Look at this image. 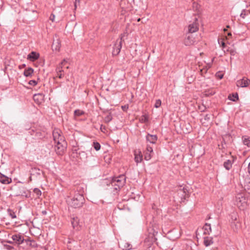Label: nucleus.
Segmentation results:
<instances>
[{
	"label": "nucleus",
	"mask_w": 250,
	"mask_h": 250,
	"mask_svg": "<svg viewBox=\"0 0 250 250\" xmlns=\"http://www.w3.org/2000/svg\"><path fill=\"white\" fill-rule=\"evenodd\" d=\"M125 176L124 175H120L118 177L113 178L110 181L109 184H107V185L111 186L113 188V191L117 192L125 185Z\"/></svg>",
	"instance_id": "1"
},
{
	"label": "nucleus",
	"mask_w": 250,
	"mask_h": 250,
	"mask_svg": "<svg viewBox=\"0 0 250 250\" xmlns=\"http://www.w3.org/2000/svg\"><path fill=\"white\" fill-rule=\"evenodd\" d=\"M85 202L83 194L77 193L75 194L73 198L71 199L70 203L71 206L74 208H79L81 207Z\"/></svg>",
	"instance_id": "2"
},
{
	"label": "nucleus",
	"mask_w": 250,
	"mask_h": 250,
	"mask_svg": "<svg viewBox=\"0 0 250 250\" xmlns=\"http://www.w3.org/2000/svg\"><path fill=\"white\" fill-rule=\"evenodd\" d=\"M14 194L16 196H23L29 198L30 196V192L26 188L22 186L16 185L14 188Z\"/></svg>",
	"instance_id": "3"
},
{
	"label": "nucleus",
	"mask_w": 250,
	"mask_h": 250,
	"mask_svg": "<svg viewBox=\"0 0 250 250\" xmlns=\"http://www.w3.org/2000/svg\"><path fill=\"white\" fill-rule=\"evenodd\" d=\"M250 84V79L246 77L236 81V85L240 87H247Z\"/></svg>",
	"instance_id": "4"
},
{
	"label": "nucleus",
	"mask_w": 250,
	"mask_h": 250,
	"mask_svg": "<svg viewBox=\"0 0 250 250\" xmlns=\"http://www.w3.org/2000/svg\"><path fill=\"white\" fill-rule=\"evenodd\" d=\"M12 239L13 241V243L17 245H20L22 244L25 239L20 233L15 234L12 236Z\"/></svg>",
	"instance_id": "5"
},
{
	"label": "nucleus",
	"mask_w": 250,
	"mask_h": 250,
	"mask_svg": "<svg viewBox=\"0 0 250 250\" xmlns=\"http://www.w3.org/2000/svg\"><path fill=\"white\" fill-rule=\"evenodd\" d=\"M61 131L59 130H55L53 132V137L54 140L56 143L58 142V140H60V142H62V143L65 144L63 137L61 135Z\"/></svg>",
	"instance_id": "6"
},
{
	"label": "nucleus",
	"mask_w": 250,
	"mask_h": 250,
	"mask_svg": "<svg viewBox=\"0 0 250 250\" xmlns=\"http://www.w3.org/2000/svg\"><path fill=\"white\" fill-rule=\"evenodd\" d=\"M197 19L195 18V20L192 23L189 24L188 26V33H193L197 31L199 29L198 24L197 22Z\"/></svg>",
	"instance_id": "7"
},
{
	"label": "nucleus",
	"mask_w": 250,
	"mask_h": 250,
	"mask_svg": "<svg viewBox=\"0 0 250 250\" xmlns=\"http://www.w3.org/2000/svg\"><path fill=\"white\" fill-rule=\"evenodd\" d=\"M62 142H60V140H58L57 145L55 146V150L56 153L59 155H62L65 149V146L62 144Z\"/></svg>",
	"instance_id": "8"
},
{
	"label": "nucleus",
	"mask_w": 250,
	"mask_h": 250,
	"mask_svg": "<svg viewBox=\"0 0 250 250\" xmlns=\"http://www.w3.org/2000/svg\"><path fill=\"white\" fill-rule=\"evenodd\" d=\"M190 34V33H188L186 34V38L184 41V43L186 46L192 45L195 42L194 38L193 36Z\"/></svg>",
	"instance_id": "9"
},
{
	"label": "nucleus",
	"mask_w": 250,
	"mask_h": 250,
	"mask_svg": "<svg viewBox=\"0 0 250 250\" xmlns=\"http://www.w3.org/2000/svg\"><path fill=\"white\" fill-rule=\"evenodd\" d=\"M236 203L238 206H245L246 204V198L241 193L238 194L236 196Z\"/></svg>",
	"instance_id": "10"
},
{
	"label": "nucleus",
	"mask_w": 250,
	"mask_h": 250,
	"mask_svg": "<svg viewBox=\"0 0 250 250\" xmlns=\"http://www.w3.org/2000/svg\"><path fill=\"white\" fill-rule=\"evenodd\" d=\"M122 37H121L120 41L118 43L117 42L113 47V49L112 50V55L113 56L118 55L120 52L121 49L122 48Z\"/></svg>",
	"instance_id": "11"
},
{
	"label": "nucleus",
	"mask_w": 250,
	"mask_h": 250,
	"mask_svg": "<svg viewBox=\"0 0 250 250\" xmlns=\"http://www.w3.org/2000/svg\"><path fill=\"white\" fill-rule=\"evenodd\" d=\"M40 57V54L35 52V51H32L31 53H30L28 55L27 59V60L31 61V62H34L36 60H38V58Z\"/></svg>",
	"instance_id": "12"
},
{
	"label": "nucleus",
	"mask_w": 250,
	"mask_h": 250,
	"mask_svg": "<svg viewBox=\"0 0 250 250\" xmlns=\"http://www.w3.org/2000/svg\"><path fill=\"white\" fill-rule=\"evenodd\" d=\"M61 47V41L59 39L57 38L53 40L52 48L53 50L59 51Z\"/></svg>",
	"instance_id": "13"
},
{
	"label": "nucleus",
	"mask_w": 250,
	"mask_h": 250,
	"mask_svg": "<svg viewBox=\"0 0 250 250\" xmlns=\"http://www.w3.org/2000/svg\"><path fill=\"white\" fill-rule=\"evenodd\" d=\"M158 139L156 135H151L148 133L146 136V140L147 141L149 142L151 144H155Z\"/></svg>",
	"instance_id": "14"
},
{
	"label": "nucleus",
	"mask_w": 250,
	"mask_h": 250,
	"mask_svg": "<svg viewBox=\"0 0 250 250\" xmlns=\"http://www.w3.org/2000/svg\"><path fill=\"white\" fill-rule=\"evenodd\" d=\"M11 178L6 176L5 175L0 173V182L3 184H8L11 183Z\"/></svg>",
	"instance_id": "15"
},
{
	"label": "nucleus",
	"mask_w": 250,
	"mask_h": 250,
	"mask_svg": "<svg viewBox=\"0 0 250 250\" xmlns=\"http://www.w3.org/2000/svg\"><path fill=\"white\" fill-rule=\"evenodd\" d=\"M71 222L73 229L76 230L79 229L80 227L79 226V219L77 217L72 218Z\"/></svg>",
	"instance_id": "16"
},
{
	"label": "nucleus",
	"mask_w": 250,
	"mask_h": 250,
	"mask_svg": "<svg viewBox=\"0 0 250 250\" xmlns=\"http://www.w3.org/2000/svg\"><path fill=\"white\" fill-rule=\"evenodd\" d=\"M42 173H43V171L40 170L39 168L34 167L31 169V176H35L37 177L40 176Z\"/></svg>",
	"instance_id": "17"
},
{
	"label": "nucleus",
	"mask_w": 250,
	"mask_h": 250,
	"mask_svg": "<svg viewBox=\"0 0 250 250\" xmlns=\"http://www.w3.org/2000/svg\"><path fill=\"white\" fill-rule=\"evenodd\" d=\"M204 234L208 235L211 232V228L210 224L206 223L203 227Z\"/></svg>",
	"instance_id": "18"
},
{
	"label": "nucleus",
	"mask_w": 250,
	"mask_h": 250,
	"mask_svg": "<svg viewBox=\"0 0 250 250\" xmlns=\"http://www.w3.org/2000/svg\"><path fill=\"white\" fill-rule=\"evenodd\" d=\"M204 239V244L206 247H208L213 243V238L211 237H205Z\"/></svg>",
	"instance_id": "19"
},
{
	"label": "nucleus",
	"mask_w": 250,
	"mask_h": 250,
	"mask_svg": "<svg viewBox=\"0 0 250 250\" xmlns=\"http://www.w3.org/2000/svg\"><path fill=\"white\" fill-rule=\"evenodd\" d=\"M34 72V69L31 67H28L27 69H25L23 72V75L26 77H31L32 76V75Z\"/></svg>",
	"instance_id": "20"
},
{
	"label": "nucleus",
	"mask_w": 250,
	"mask_h": 250,
	"mask_svg": "<svg viewBox=\"0 0 250 250\" xmlns=\"http://www.w3.org/2000/svg\"><path fill=\"white\" fill-rule=\"evenodd\" d=\"M25 242L27 245H29L32 248H36L38 247V244L34 240H30L29 239H25Z\"/></svg>",
	"instance_id": "21"
},
{
	"label": "nucleus",
	"mask_w": 250,
	"mask_h": 250,
	"mask_svg": "<svg viewBox=\"0 0 250 250\" xmlns=\"http://www.w3.org/2000/svg\"><path fill=\"white\" fill-rule=\"evenodd\" d=\"M245 190H248L249 193H250V178H246L244 183Z\"/></svg>",
	"instance_id": "22"
},
{
	"label": "nucleus",
	"mask_w": 250,
	"mask_h": 250,
	"mask_svg": "<svg viewBox=\"0 0 250 250\" xmlns=\"http://www.w3.org/2000/svg\"><path fill=\"white\" fill-rule=\"evenodd\" d=\"M233 162V161L228 160L224 163L223 166L227 170H229L231 168Z\"/></svg>",
	"instance_id": "23"
},
{
	"label": "nucleus",
	"mask_w": 250,
	"mask_h": 250,
	"mask_svg": "<svg viewBox=\"0 0 250 250\" xmlns=\"http://www.w3.org/2000/svg\"><path fill=\"white\" fill-rule=\"evenodd\" d=\"M228 98L231 101L236 102L238 100V94L237 93H234L230 94Z\"/></svg>",
	"instance_id": "24"
},
{
	"label": "nucleus",
	"mask_w": 250,
	"mask_h": 250,
	"mask_svg": "<svg viewBox=\"0 0 250 250\" xmlns=\"http://www.w3.org/2000/svg\"><path fill=\"white\" fill-rule=\"evenodd\" d=\"M135 161L136 163H139L142 162L143 160V155L141 154V151H139V154H137L135 153Z\"/></svg>",
	"instance_id": "25"
},
{
	"label": "nucleus",
	"mask_w": 250,
	"mask_h": 250,
	"mask_svg": "<svg viewBox=\"0 0 250 250\" xmlns=\"http://www.w3.org/2000/svg\"><path fill=\"white\" fill-rule=\"evenodd\" d=\"M66 62L65 60H63L61 63L59 64V66H58L56 68V71L57 73H62L63 72L62 70V66L65 64V63Z\"/></svg>",
	"instance_id": "26"
},
{
	"label": "nucleus",
	"mask_w": 250,
	"mask_h": 250,
	"mask_svg": "<svg viewBox=\"0 0 250 250\" xmlns=\"http://www.w3.org/2000/svg\"><path fill=\"white\" fill-rule=\"evenodd\" d=\"M140 121L142 123H146L148 122V116L147 114L142 115L140 119Z\"/></svg>",
	"instance_id": "27"
},
{
	"label": "nucleus",
	"mask_w": 250,
	"mask_h": 250,
	"mask_svg": "<svg viewBox=\"0 0 250 250\" xmlns=\"http://www.w3.org/2000/svg\"><path fill=\"white\" fill-rule=\"evenodd\" d=\"M178 191L179 192H182L183 193L182 196L183 197V198L185 199L186 198L187 194L188 193V190L187 188L184 187L182 188H180Z\"/></svg>",
	"instance_id": "28"
},
{
	"label": "nucleus",
	"mask_w": 250,
	"mask_h": 250,
	"mask_svg": "<svg viewBox=\"0 0 250 250\" xmlns=\"http://www.w3.org/2000/svg\"><path fill=\"white\" fill-rule=\"evenodd\" d=\"M152 153H149L148 152L145 151L144 152V159L146 161L150 160L152 157Z\"/></svg>",
	"instance_id": "29"
},
{
	"label": "nucleus",
	"mask_w": 250,
	"mask_h": 250,
	"mask_svg": "<svg viewBox=\"0 0 250 250\" xmlns=\"http://www.w3.org/2000/svg\"><path fill=\"white\" fill-rule=\"evenodd\" d=\"M7 212L9 215L11 217L12 219L16 218L17 216L16 215L15 212L12 210L10 208L7 209Z\"/></svg>",
	"instance_id": "30"
},
{
	"label": "nucleus",
	"mask_w": 250,
	"mask_h": 250,
	"mask_svg": "<svg viewBox=\"0 0 250 250\" xmlns=\"http://www.w3.org/2000/svg\"><path fill=\"white\" fill-rule=\"evenodd\" d=\"M84 112L83 110L80 109H76L74 111V114L75 116H81L82 115L84 114Z\"/></svg>",
	"instance_id": "31"
},
{
	"label": "nucleus",
	"mask_w": 250,
	"mask_h": 250,
	"mask_svg": "<svg viewBox=\"0 0 250 250\" xmlns=\"http://www.w3.org/2000/svg\"><path fill=\"white\" fill-rule=\"evenodd\" d=\"M249 14H250V10H246L245 9H244L242 11V12L240 14V17L241 18H242L243 19H244L245 18L246 16L248 15Z\"/></svg>",
	"instance_id": "32"
},
{
	"label": "nucleus",
	"mask_w": 250,
	"mask_h": 250,
	"mask_svg": "<svg viewBox=\"0 0 250 250\" xmlns=\"http://www.w3.org/2000/svg\"><path fill=\"white\" fill-rule=\"evenodd\" d=\"M79 155L81 159H84L87 158V154L84 151H81L79 152Z\"/></svg>",
	"instance_id": "33"
},
{
	"label": "nucleus",
	"mask_w": 250,
	"mask_h": 250,
	"mask_svg": "<svg viewBox=\"0 0 250 250\" xmlns=\"http://www.w3.org/2000/svg\"><path fill=\"white\" fill-rule=\"evenodd\" d=\"M92 146L96 151L99 150L101 148V145L97 142H93Z\"/></svg>",
	"instance_id": "34"
},
{
	"label": "nucleus",
	"mask_w": 250,
	"mask_h": 250,
	"mask_svg": "<svg viewBox=\"0 0 250 250\" xmlns=\"http://www.w3.org/2000/svg\"><path fill=\"white\" fill-rule=\"evenodd\" d=\"M112 119V115L110 113H109L106 117H105L104 121L106 123H109Z\"/></svg>",
	"instance_id": "35"
},
{
	"label": "nucleus",
	"mask_w": 250,
	"mask_h": 250,
	"mask_svg": "<svg viewBox=\"0 0 250 250\" xmlns=\"http://www.w3.org/2000/svg\"><path fill=\"white\" fill-rule=\"evenodd\" d=\"M132 249V245L128 243H125L123 250H129Z\"/></svg>",
	"instance_id": "36"
},
{
	"label": "nucleus",
	"mask_w": 250,
	"mask_h": 250,
	"mask_svg": "<svg viewBox=\"0 0 250 250\" xmlns=\"http://www.w3.org/2000/svg\"><path fill=\"white\" fill-rule=\"evenodd\" d=\"M38 97H40L41 100H42L43 98L42 94L38 93V94H34L33 96V98H34V101H39V99Z\"/></svg>",
	"instance_id": "37"
},
{
	"label": "nucleus",
	"mask_w": 250,
	"mask_h": 250,
	"mask_svg": "<svg viewBox=\"0 0 250 250\" xmlns=\"http://www.w3.org/2000/svg\"><path fill=\"white\" fill-rule=\"evenodd\" d=\"M243 143L245 145L250 147V137L245 138L243 139Z\"/></svg>",
	"instance_id": "38"
},
{
	"label": "nucleus",
	"mask_w": 250,
	"mask_h": 250,
	"mask_svg": "<svg viewBox=\"0 0 250 250\" xmlns=\"http://www.w3.org/2000/svg\"><path fill=\"white\" fill-rule=\"evenodd\" d=\"M33 191H34V193H35L37 195V196L38 197H39V196H41L42 194L41 191L38 188H34Z\"/></svg>",
	"instance_id": "39"
},
{
	"label": "nucleus",
	"mask_w": 250,
	"mask_h": 250,
	"mask_svg": "<svg viewBox=\"0 0 250 250\" xmlns=\"http://www.w3.org/2000/svg\"><path fill=\"white\" fill-rule=\"evenodd\" d=\"M161 101L160 99H158V100H156V102H155V103L154 104V107L155 108H158L161 106Z\"/></svg>",
	"instance_id": "40"
},
{
	"label": "nucleus",
	"mask_w": 250,
	"mask_h": 250,
	"mask_svg": "<svg viewBox=\"0 0 250 250\" xmlns=\"http://www.w3.org/2000/svg\"><path fill=\"white\" fill-rule=\"evenodd\" d=\"M28 83L31 85L35 86L37 84L38 82L35 80H30L29 81Z\"/></svg>",
	"instance_id": "41"
},
{
	"label": "nucleus",
	"mask_w": 250,
	"mask_h": 250,
	"mask_svg": "<svg viewBox=\"0 0 250 250\" xmlns=\"http://www.w3.org/2000/svg\"><path fill=\"white\" fill-rule=\"evenodd\" d=\"M145 151H147L149 153H153V149H152V147H151L149 146H147L146 150Z\"/></svg>",
	"instance_id": "42"
},
{
	"label": "nucleus",
	"mask_w": 250,
	"mask_h": 250,
	"mask_svg": "<svg viewBox=\"0 0 250 250\" xmlns=\"http://www.w3.org/2000/svg\"><path fill=\"white\" fill-rule=\"evenodd\" d=\"M55 15H54V14H51V15H50V16L49 19H50V20L51 21H53H53H55Z\"/></svg>",
	"instance_id": "43"
},
{
	"label": "nucleus",
	"mask_w": 250,
	"mask_h": 250,
	"mask_svg": "<svg viewBox=\"0 0 250 250\" xmlns=\"http://www.w3.org/2000/svg\"><path fill=\"white\" fill-rule=\"evenodd\" d=\"M216 75L219 79H221L223 77V75L222 74H220L219 73H217Z\"/></svg>",
	"instance_id": "44"
},
{
	"label": "nucleus",
	"mask_w": 250,
	"mask_h": 250,
	"mask_svg": "<svg viewBox=\"0 0 250 250\" xmlns=\"http://www.w3.org/2000/svg\"><path fill=\"white\" fill-rule=\"evenodd\" d=\"M128 105H125L124 106H122V109L125 111H126L127 109H128Z\"/></svg>",
	"instance_id": "45"
},
{
	"label": "nucleus",
	"mask_w": 250,
	"mask_h": 250,
	"mask_svg": "<svg viewBox=\"0 0 250 250\" xmlns=\"http://www.w3.org/2000/svg\"><path fill=\"white\" fill-rule=\"evenodd\" d=\"M78 149L75 148L72 149L73 153H76V154L79 155V152H78Z\"/></svg>",
	"instance_id": "46"
},
{
	"label": "nucleus",
	"mask_w": 250,
	"mask_h": 250,
	"mask_svg": "<svg viewBox=\"0 0 250 250\" xmlns=\"http://www.w3.org/2000/svg\"><path fill=\"white\" fill-rule=\"evenodd\" d=\"M25 67H26V64H22L20 65L19 66V68L20 69H22L23 68H25Z\"/></svg>",
	"instance_id": "47"
},
{
	"label": "nucleus",
	"mask_w": 250,
	"mask_h": 250,
	"mask_svg": "<svg viewBox=\"0 0 250 250\" xmlns=\"http://www.w3.org/2000/svg\"><path fill=\"white\" fill-rule=\"evenodd\" d=\"M100 129L101 130V131L102 132H104V130H106V127L105 126L103 125H101V127H100Z\"/></svg>",
	"instance_id": "48"
},
{
	"label": "nucleus",
	"mask_w": 250,
	"mask_h": 250,
	"mask_svg": "<svg viewBox=\"0 0 250 250\" xmlns=\"http://www.w3.org/2000/svg\"><path fill=\"white\" fill-rule=\"evenodd\" d=\"M58 76L60 79H61L63 77V75L62 74V73H57Z\"/></svg>",
	"instance_id": "49"
},
{
	"label": "nucleus",
	"mask_w": 250,
	"mask_h": 250,
	"mask_svg": "<svg viewBox=\"0 0 250 250\" xmlns=\"http://www.w3.org/2000/svg\"><path fill=\"white\" fill-rule=\"evenodd\" d=\"M205 120H209L210 119V116L208 114H207L205 116Z\"/></svg>",
	"instance_id": "50"
},
{
	"label": "nucleus",
	"mask_w": 250,
	"mask_h": 250,
	"mask_svg": "<svg viewBox=\"0 0 250 250\" xmlns=\"http://www.w3.org/2000/svg\"><path fill=\"white\" fill-rule=\"evenodd\" d=\"M221 46L223 48H225L226 46L225 43L223 41H222L221 42Z\"/></svg>",
	"instance_id": "51"
},
{
	"label": "nucleus",
	"mask_w": 250,
	"mask_h": 250,
	"mask_svg": "<svg viewBox=\"0 0 250 250\" xmlns=\"http://www.w3.org/2000/svg\"><path fill=\"white\" fill-rule=\"evenodd\" d=\"M248 172L250 175V163H249L248 167Z\"/></svg>",
	"instance_id": "52"
},
{
	"label": "nucleus",
	"mask_w": 250,
	"mask_h": 250,
	"mask_svg": "<svg viewBox=\"0 0 250 250\" xmlns=\"http://www.w3.org/2000/svg\"><path fill=\"white\" fill-rule=\"evenodd\" d=\"M232 36V34H231V32H228L227 33V36L228 37H231Z\"/></svg>",
	"instance_id": "53"
},
{
	"label": "nucleus",
	"mask_w": 250,
	"mask_h": 250,
	"mask_svg": "<svg viewBox=\"0 0 250 250\" xmlns=\"http://www.w3.org/2000/svg\"><path fill=\"white\" fill-rule=\"evenodd\" d=\"M230 53L231 55H234L235 53V51L234 50H231L230 51Z\"/></svg>",
	"instance_id": "54"
},
{
	"label": "nucleus",
	"mask_w": 250,
	"mask_h": 250,
	"mask_svg": "<svg viewBox=\"0 0 250 250\" xmlns=\"http://www.w3.org/2000/svg\"><path fill=\"white\" fill-rule=\"evenodd\" d=\"M42 214H43V215H45V214H46L47 212H46V210H43V211H42Z\"/></svg>",
	"instance_id": "55"
},
{
	"label": "nucleus",
	"mask_w": 250,
	"mask_h": 250,
	"mask_svg": "<svg viewBox=\"0 0 250 250\" xmlns=\"http://www.w3.org/2000/svg\"><path fill=\"white\" fill-rule=\"evenodd\" d=\"M232 219L234 220H236V216H233V215H232Z\"/></svg>",
	"instance_id": "56"
},
{
	"label": "nucleus",
	"mask_w": 250,
	"mask_h": 250,
	"mask_svg": "<svg viewBox=\"0 0 250 250\" xmlns=\"http://www.w3.org/2000/svg\"><path fill=\"white\" fill-rule=\"evenodd\" d=\"M7 249L9 250H11V249H13V247L10 246H8Z\"/></svg>",
	"instance_id": "57"
},
{
	"label": "nucleus",
	"mask_w": 250,
	"mask_h": 250,
	"mask_svg": "<svg viewBox=\"0 0 250 250\" xmlns=\"http://www.w3.org/2000/svg\"><path fill=\"white\" fill-rule=\"evenodd\" d=\"M29 181H32V176H31L29 177Z\"/></svg>",
	"instance_id": "58"
},
{
	"label": "nucleus",
	"mask_w": 250,
	"mask_h": 250,
	"mask_svg": "<svg viewBox=\"0 0 250 250\" xmlns=\"http://www.w3.org/2000/svg\"><path fill=\"white\" fill-rule=\"evenodd\" d=\"M196 5V6H197V4L195 3H193V6L194 7V5Z\"/></svg>",
	"instance_id": "59"
},
{
	"label": "nucleus",
	"mask_w": 250,
	"mask_h": 250,
	"mask_svg": "<svg viewBox=\"0 0 250 250\" xmlns=\"http://www.w3.org/2000/svg\"><path fill=\"white\" fill-rule=\"evenodd\" d=\"M8 242L9 243H10V244H12V243H13V242L10 241H8Z\"/></svg>",
	"instance_id": "60"
},
{
	"label": "nucleus",
	"mask_w": 250,
	"mask_h": 250,
	"mask_svg": "<svg viewBox=\"0 0 250 250\" xmlns=\"http://www.w3.org/2000/svg\"><path fill=\"white\" fill-rule=\"evenodd\" d=\"M140 20H141V19L139 18V19H138L137 20V21H139Z\"/></svg>",
	"instance_id": "61"
},
{
	"label": "nucleus",
	"mask_w": 250,
	"mask_h": 250,
	"mask_svg": "<svg viewBox=\"0 0 250 250\" xmlns=\"http://www.w3.org/2000/svg\"><path fill=\"white\" fill-rule=\"evenodd\" d=\"M97 164H98V163L97 162V163H96L95 164H94V166H97Z\"/></svg>",
	"instance_id": "62"
},
{
	"label": "nucleus",
	"mask_w": 250,
	"mask_h": 250,
	"mask_svg": "<svg viewBox=\"0 0 250 250\" xmlns=\"http://www.w3.org/2000/svg\"><path fill=\"white\" fill-rule=\"evenodd\" d=\"M224 31L226 32V31H227V30L226 29H224Z\"/></svg>",
	"instance_id": "63"
},
{
	"label": "nucleus",
	"mask_w": 250,
	"mask_h": 250,
	"mask_svg": "<svg viewBox=\"0 0 250 250\" xmlns=\"http://www.w3.org/2000/svg\"><path fill=\"white\" fill-rule=\"evenodd\" d=\"M227 27H228V28L229 27V25H228V26H227Z\"/></svg>",
	"instance_id": "64"
}]
</instances>
